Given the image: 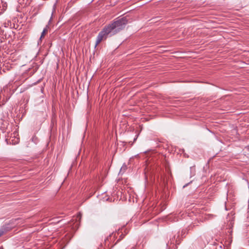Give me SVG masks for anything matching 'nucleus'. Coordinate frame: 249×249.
<instances>
[{
    "label": "nucleus",
    "mask_w": 249,
    "mask_h": 249,
    "mask_svg": "<svg viewBox=\"0 0 249 249\" xmlns=\"http://www.w3.org/2000/svg\"><path fill=\"white\" fill-rule=\"evenodd\" d=\"M127 23V18L125 17H123L105 26L97 36L95 47L102 40L106 39L107 35L110 33H112L113 34H115L124 28Z\"/></svg>",
    "instance_id": "nucleus-1"
},
{
    "label": "nucleus",
    "mask_w": 249,
    "mask_h": 249,
    "mask_svg": "<svg viewBox=\"0 0 249 249\" xmlns=\"http://www.w3.org/2000/svg\"><path fill=\"white\" fill-rule=\"evenodd\" d=\"M116 233H112L111 235H110L107 239L105 240V242L107 243V242H109V240H112L111 238L113 237L112 239H114L116 237Z\"/></svg>",
    "instance_id": "nucleus-2"
},
{
    "label": "nucleus",
    "mask_w": 249,
    "mask_h": 249,
    "mask_svg": "<svg viewBox=\"0 0 249 249\" xmlns=\"http://www.w3.org/2000/svg\"><path fill=\"white\" fill-rule=\"evenodd\" d=\"M48 32V26H46L44 30H43V32H42L41 36L40 37V40H41L42 38H43L44 36V35L47 33Z\"/></svg>",
    "instance_id": "nucleus-3"
},
{
    "label": "nucleus",
    "mask_w": 249,
    "mask_h": 249,
    "mask_svg": "<svg viewBox=\"0 0 249 249\" xmlns=\"http://www.w3.org/2000/svg\"><path fill=\"white\" fill-rule=\"evenodd\" d=\"M6 232V231L4 229H1L0 230V236L3 235Z\"/></svg>",
    "instance_id": "nucleus-4"
},
{
    "label": "nucleus",
    "mask_w": 249,
    "mask_h": 249,
    "mask_svg": "<svg viewBox=\"0 0 249 249\" xmlns=\"http://www.w3.org/2000/svg\"><path fill=\"white\" fill-rule=\"evenodd\" d=\"M124 237V235L122 234L121 236H120V238L117 240V241L115 243V245L117 244V243L118 242H119L120 240H121V239H122Z\"/></svg>",
    "instance_id": "nucleus-5"
},
{
    "label": "nucleus",
    "mask_w": 249,
    "mask_h": 249,
    "mask_svg": "<svg viewBox=\"0 0 249 249\" xmlns=\"http://www.w3.org/2000/svg\"><path fill=\"white\" fill-rule=\"evenodd\" d=\"M123 168L124 169H125L126 168V166H124L122 167L121 170H122Z\"/></svg>",
    "instance_id": "nucleus-6"
}]
</instances>
